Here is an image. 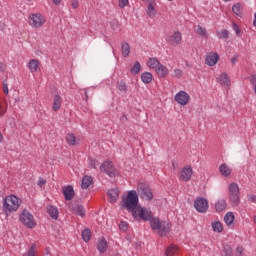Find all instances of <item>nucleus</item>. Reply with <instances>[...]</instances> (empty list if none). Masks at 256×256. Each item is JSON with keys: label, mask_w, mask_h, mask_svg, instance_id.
I'll return each mask as SVG.
<instances>
[{"label": "nucleus", "mask_w": 256, "mask_h": 256, "mask_svg": "<svg viewBox=\"0 0 256 256\" xmlns=\"http://www.w3.org/2000/svg\"><path fill=\"white\" fill-rule=\"evenodd\" d=\"M147 65H161L157 58H149Z\"/></svg>", "instance_id": "obj_43"}, {"label": "nucleus", "mask_w": 256, "mask_h": 256, "mask_svg": "<svg viewBox=\"0 0 256 256\" xmlns=\"http://www.w3.org/2000/svg\"><path fill=\"white\" fill-rule=\"evenodd\" d=\"M141 71V65H134L133 68L131 69L132 75H137Z\"/></svg>", "instance_id": "obj_44"}, {"label": "nucleus", "mask_w": 256, "mask_h": 256, "mask_svg": "<svg viewBox=\"0 0 256 256\" xmlns=\"http://www.w3.org/2000/svg\"><path fill=\"white\" fill-rule=\"evenodd\" d=\"M28 67H29L31 73H37V71H41V68H39L38 65H29Z\"/></svg>", "instance_id": "obj_46"}, {"label": "nucleus", "mask_w": 256, "mask_h": 256, "mask_svg": "<svg viewBox=\"0 0 256 256\" xmlns=\"http://www.w3.org/2000/svg\"><path fill=\"white\" fill-rule=\"evenodd\" d=\"M41 62L37 59H32L29 61L28 65H39Z\"/></svg>", "instance_id": "obj_52"}, {"label": "nucleus", "mask_w": 256, "mask_h": 256, "mask_svg": "<svg viewBox=\"0 0 256 256\" xmlns=\"http://www.w3.org/2000/svg\"><path fill=\"white\" fill-rule=\"evenodd\" d=\"M89 165H90V167L95 169V167H97V165H99V162L97 160H95V159H90L89 160Z\"/></svg>", "instance_id": "obj_48"}, {"label": "nucleus", "mask_w": 256, "mask_h": 256, "mask_svg": "<svg viewBox=\"0 0 256 256\" xmlns=\"http://www.w3.org/2000/svg\"><path fill=\"white\" fill-rule=\"evenodd\" d=\"M248 201H250V203H255V201H256V196H255V195L249 196Z\"/></svg>", "instance_id": "obj_53"}, {"label": "nucleus", "mask_w": 256, "mask_h": 256, "mask_svg": "<svg viewBox=\"0 0 256 256\" xmlns=\"http://www.w3.org/2000/svg\"><path fill=\"white\" fill-rule=\"evenodd\" d=\"M70 211L74 213V215H78L79 217H85V207L79 204H74L69 206Z\"/></svg>", "instance_id": "obj_15"}, {"label": "nucleus", "mask_w": 256, "mask_h": 256, "mask_svg": "<svg viewBox=\"0 0 256 256\" xmlns=\"http://www.w3.org/2000/svg\"><path fill=\"white\" fill-rule=\"evenodd\" d=\"M212 229L215 233L223 232V224L221 221H214L212 222Z\"/></svg>", "instance_id": "obj_29"}, {"label": "nucleus", "mask_w": 256, "mask_h": 256, "mask_svg": "<svg viewBox=\"0 0 256 256\" xmlns=\"http://www.w3.org/2000/svg\"><path fill=\"white\" fill-rule=\"evenodd\" d=\"M141 81L142 83H145V85H149V83L153 81V74H151L150 72H144L141 75Z\"/></svg>", "instance_id": "obj_24"}, {"label": "nucleus", "mask_w": 256, "mask_h": 256, "mask_svg": "<svg viewBox=\"0 0 256 256\" xmlns=\"http://www.w3.org/2000/svg\"><path fill=\"white\" fill-rule=\"evenodd\" d=\"M45 16L41 13L30 14L28 23L33 29H41L45 25Z\"/></svg>", "instance_id": "obj_6"}, {"label": "nucleus", "mask_w": 256, "mask_h": 256, "mask_svg": "<svg viewBox=\"0 0 256 256\" xmlns=\"http://www.w3.org/2000/svg\"><path fill=\"white\" fill-rule=\"evenodd\" d=\"M229 199L234 207L239 205V201H241V195L239 192V184L238 183H231L229 184Z\"/></svg>", "instance_id": "obj_4"}, {"label": "nucleus", "mask_w": 256, "mask_h": 256, "mask_svg": "<svg viewBox=\"0 0 256 256\" xmlns=\"http://www.w3.org/2000/svg\"><path fill=\"white\" fill-rule=\"evenodd\" d=\"M232 29H233V31H235V33L238 37L241 36V29L239 28V25H237L236 23H233Z\"/></svg>", "instance_id": "obj_42"}, {"label": "nucleus", "mask_w": 256, "mask_h": 256, "mask_svg": "<svg viewBox=\"0 0 256 256\" xmlns=\"http://www.w3.org/2000/svg\"><path fill=\"white\" fill-rule=\"evenodd\" d=\"M218 39H227L229 37V31L227 30H220L217 32Z\"/></svg>", "instance_id": "obj_37"}, {"label": "nucleus", "mask_w": 256, "mask_h": 256, "mask_svg": "<svg viewBox=\"0 0 256 256\" xmlns=\"http://www.w3.org/2000/svg\"><path fill=\"white\" fill-rule=\"evenodd\" d=\"M232 63L233 64L237 63V58H232Z\"/></svg>", "instance_id": "obj_57"}, {"label": "nucleus", "mask_w": 256, "mask_h": 256, "mask_svg": "<svg viewBox=\"0 0 256 256\" xmlns=\"http://www.w3.org/2000/svg\"><path fill=\"white\" fill-rule=\"evenodd\" d=\"M7 113V106H3V104L0 102V117H3Z\"/></svg>", "instance_id": "obj_47"}, {"label": "nucleus", "mask_w": 256, "mask_h": 256, "mask_svg": "<svg viewBox=\"0 0 256 256\" xmlns=\"http://www.w3.org/2000/svg\"><path fill=\"white\" fill-rule=\"evenodd\" d=\"M135 65H139V62H135Z\"/></svg>", "instance_id": "obj_58"}, {"label": "nucleus", "mask_w": 256, "mask_h": 256, "mask_svg": "<svg viewBox=\"0 0 256 256\" xmlns=\"http://www.w3.org/2000/svg\"><path fill=\"white\" fill-rule=\"evenodd\" d=\"M53 3H54L55 5H59V3H61V0H53Z\"/></svg>", "instance_id": "obj_56"}, {"label": "nucleus", "mask_w": 256, "mask_h": 256, "mask_svg": "<svg viewBox=\"0 0 256 256\" xmlns=\"http://www.w3.org/2000/svg\"><path fill=\"white\" fill-rule=\"evenodd\" d=\"M177 255V246L170 245L166 250V256H174Z\"/></svg>", "instance_id": "obj_31"}, {"label": "nucleus", "mask_w": 256, "mask_h": 256, "mask_svg": "<svg viewBox=\"0 0 256 256\" xmlns=\"http://www.w3.org/2000/svg\"><path fill=\"white\" fill-rule=\"evenodd\" d=\"M194 31L200 37H203L204 39H207L208 34H207V29L205 27H202L201 25H197V26L194 27Z\"/></svg>", "instance_id": "obj_22"}, {"label": "nucleus", "mask_w": 256, "mask_h": 256, "mask_svg": "<svg viewBox=\"0 0 256 256\" xmlns=\"http://www.w3.org/2000/svg\"><path fill=\"white\" fill-rule=\"evenodd\" d=\"M3 139H4L3 133L0 131V143H3Z\"/></svg>", "instance_id": "obj_55"}, {"label": "nucleus", "mask_w": 256, "mask_h": 256, "mask_svg": "<svg viewBox=\"0 0 256 256\" xmlns=\"http://www.w3.org/2000/svg\"><path fill=\"white\" fill-rule=\"evenodd\" d=\"M243 253H245V248H243V246H238L236 248L235 256H243Z\"/></svg>", "instance_id": "obj_41"}, {"label": "nucleus", "mask_w": 256, "mask_h": 256, "mask_svg": "<svg viewBox=\"0 0 256 256\" xmlns=\"http://www.w3.org/2000/svg\"><path fill=\"white\" fill-rule=\"evenodd\" d=\"M19 207H21V199L15 195L6 196L3 202V212L5 215H11V213H15L18 211Z\"/></svg>", "instance_id": "obj_2"}, {"label": "nucleus", "mask_w": 256, "mask_h": 256, "mask_svg": "<svg viewBox=\"0 0 256 256\" xmlns=\"http://www.w3.org/2000/svg\"><path fill=\"white\" fill-rule=\"evenodd\" d=\"M219 171H220L221 175H223V177H229V175H231V173H232L231 167H229V165H227L225 163L220 165Z\"/></svg>", "instance_id": "obj_23"}, {"label": "nucleus", "mask_w": 256, "mask_h": 256, "mask_svg": "<svg viewBox=\"0 0 256 256\" xmlns=\"http://www.w3.org/2000/svg\"><path fill=\"white\" fill-rule=\"evenodd\" d=\"M225 209H227V202L225 201V199H219L215 203V211L217 213H221L222 211H225Z\"/></svg>", "instance_id": "obj_20"}, {"label": "nucleus", "mask_w": 256, "mask_h": 256, "mask_svg": "<svg viewBox=\"0 0 256 256\" xmlns=\"http://www.w3.org/2000/svg\"><path fill=\"white\" fill-rule=\"evenodd\" d=\"M219 61V54L216 52H209L206 55L205 63L206 65H217V62Z\"/></svg>", "instance_id": "obj_13"}, {"label": "nucleus", "mask_w": 256, "mask_h": 256, "mask_svg": "<svg viewBox=\"0 0 256 256\" xmlns=\"http://www.w3.org/2000/svg\"><path fill=\"white\" fill-rule=\"evenodd\" d=\"M120 231H127L129 229V224L125 221H121L119 224Z\"/></svg>", "instance_id": "obj_38"}, {"label": "nucleus", "mask_w": 256, "mask_h": 256, "mask_svg": "<svg viewBox=\"0 0 256 256\" xmlns=\"http://www.w3.org/2000/svg\"><path fill=\"white\" fill-rule=\"evenodd\" d=\"M63 195L66 201H71L73 197H75V190H73V186H66L63 188Z\"/></svg>", "instance_id": "obj_17"}, {"label": "nucleus", "mask_w": 256, "mask_h": 256, "mask_svg": "<svg viewBox=\"0 0 256 256\" xmlns=\"http://www.w3.org/2000/svg\"><path fill=\"white\" fill-rule=\"evenodd\" d=\"M71 6H72V9H77V7H79V1L72 0L71 1Z\"/></svg>", "instance_id": "obj_50"}, {"label": "nucleus", "mask_w": 256, "mask_h": 256, "mask_svg": "<svg viewBox=\"0 0 256 256\" xmlns=\"http://www.w3.org/2000/svg\"><path fill=\"white\" fill-rule=\"evenodd\" d=\"M165 39L167 43H169V45H171L172 47H177V45H181L183 35L180 31H174L173 33L166 35Z\"/></svg>", "instance_id": "obj_8"}, {"label": "nucleus", "mask_w": 256, "mask_h": 256, "mask_svg": "<svg viewBox=\"0 0 256 256\" xmlns=\"http://www.w3.org/2000/svg\"><path fill=\"white\" fill-rule=\"evenodd\" d=\"M150 227L153 231H158L160 237H165L171 231V223L161 221L159 218H152L150 220Z\"/></svg>", "instance_id": "obj_3"}, {"label": "nucleus", "mask_w": 256, "mask_h": 256, "mask_svg": "<svg viewBox=\"0 0 256 256\" xmlns=\"http://www.w3.org/2000/svg\"><path fill=\"white\" fill-rule=\"evenodd\" d=\"M63 103V99L61 98V95L56 94L53 99L52 109L53 111H59L61 109V105Z\"/></svg>", "instance_id": "obj_19"}, {"label": "nucleus", "mask_w": 256, "mask_h": 256, "mask_svg": "<svg viewBox=\"0 0 256 256\" xmlns=\"http://www.w3.org/2000/svg\"><path fill=\"white\" fill-rule=\"evenodd\" d=\"M174 100L178 105H182V107H185V105L189 104V101H191V96H189V93L185 91H179L174 96Z\"/></svg>", "instance_id": "obj_11"}, {"label": "nucleus", "mask_w": 256, "mask_h": 256, "mask_svg": "<svg viewBox=\"0 0 256 256\" xmlns=\"http://www.w3.org/2000/svg\"><path fill=\"white\" fill-rule=\"evenodd\" d=\"M233 221H235V215L233 214V212L226 213V215L224 216V223H226V225L230 227V225H233Z\"/></svg>", "instance_id": "obj_25"}, {"label": "nucleus", "mask_w": 256, "mask_h": 256, "mask_svg": "<svg viewBox=\"0 0 256 256\" xmlns=\"http://www.w3.org/2000/svg\"><path fill=\"white\" fill-rule=\"evenodd\" d=\"M147 15L151 18H153L157 15V10H155V7H153V4H151V3H149V5H148Z\"/></svg>", "instance_id": "obj_32"}, {"label": "nucleus", "mask_w": 256, "mask_h": 256, "mask_svg": "<svg viewBox=\"0 0 256 256\" xmlns=\"http://www.w3.org/2000/svg\"><path fill=\"white\" fill-rule=\"evenodd\" d=\"M172 167H173V169H177L178 164L175 161H172Z\"/></svg>", "instance_id": "obj_54"}, {"label": "nucleus", "mask_w": 256, "mask_h": 256, "mask_svg": "<svg viewBox=\"0 0 256 256\" xmlns=\"http://www.w3.org/2000/svg\"><path fill=\"white\" fill-rule=\"evenodd\" d=\"M45 183H47V181L45 179L39 178V180H38L39 187H45Z\"/></svg>", "instance_id": "obj_51"}, {"label": "nucleus", "mask_w": 256, "mask_h": 256, "mask_svg": "<svg viewBox=\"0 0 256 256\" xmlns=\"http://www.w3.org/2000/svg\"><path fill=\"white\" fill-rule=\"evenodd\" d=\"M193 177V167L191 165L184 166L180 172L178 173L179 181H183L184 183L189 182V180Z\"/></svg>", "instance_id": "obj_10"}, {"label": "nucleus", "mask_w": 256, "mask_h": 256, "mask_svg": "<svg viewBox=\"0 0 256 256\" xmlns=\"http://www.w3.org/2000/svg\"><path fill=\"white\" fill-rule=\"evenodd\" d=\"M100 171L102 173H106L108 177H117L119 175V172L115 167H113V162L111 161H106L100 166Z\"/></svg>", "instance_id": "obj_9"}, {"label": "nucleus", "mask_w": 256, "mask_h": 256, "mask_svg": "<svg viewBox=\"0 0 256 256\" xmlns=\"http://www.w3.org/2000/svg\"><path fill=\"white\" fill-rule=\"evenodd\" d=\"M19 219L25 227H28V229H33L37 223L35 222V218H33L32 214L29 213L27 210H23L19 216Z\"/></svg>", "instance_id": "obj_7"}, {"label": "nucleus", "mask_w": 256, "mask_h": 256, "mask_svg": "<svg viewBox=\"0 0 256 256\" xmlns=\"http://www.w3.org/2000/svg\"><path fill=\"white\" fill-rule=\"evenodd\" d=\"M3 92H4V95H9V86L7 84V80H4L3 83Z\"/></svg>", "instance_id": "obj_45"}, {"label": "nucleus", "mask_w": 256, "mask_h": 256, "mask_svg": "<svg viewBox=\"0 0 256 256\" xmlns=\"http://www.w3.org/2000/svg\"><path fill=\"white\" fill-rule=\"evenodd\" d=\"M137 193L140 195V198L144 201H151L153 199V192L149 187V184L145 182H139L137 186Z\"/></svg>", "instance_id": "obj_5"}, {"label": "nucleus", "mask_w": 256, "mask_h": 256, "mask_svg": "<svg viewBox=\"0 0 256 256\" xmlns=\"http://www.w3.org/2000/svg\"><path fill=\"white\" fill-rule=\"evenodd\" d=\"M97 248L100 253H105V251H107V240H105V238H101L98 241Z\"/></svg>", "instance_id": "obj_26"}, {"label": "nucleus", "mask_w": 256, "mask_h": 256, "mask_svg": "<svg viewBox=\"0 0 256 256\" xmlns=\"http://www.w3.org/2000/svg\"><path fill=\"white\" fill-rule=\"evenodd\" d=\"M66 141L68 145H77V139L75 138V135L73 134H68L66 136Z\"/></svg>", "instance_id": "obj_34"}, {"label": "nucleus", "mask_w": 256, "mask_h": 256, "mask_svg": "<svg viewBox=\"0 0 256 256\" xmlns=\"http://www.w3.org/2000/svg\"><path fill=\"white\" fill-rule=\"evenodd\" d=\"M222 255L223 256H233V249L231 248V246H229V245L224 246Z\"/></svg>", "instance_id": "obj_36"}, {"label": "nucleus", "mask_w": 256, "mask_h": 256, "mask_svg": "<svg viewBox=\"0 0 256 256\" xmlns=\"http://www.w3.org/2000/svg\"><path fill=\"white\" fill-rule=\"evenodd\" d=\"M82 239H83V241H85V243H88V241L91 240V230L85 229L82 232Z\"/></svg>", "instance_id": "obj_33"}, {"label": "nucleus", "mask_w": 256, "mask_h": 256, "mask_svg": "<svg viewBox=\"0 0 256 256\" xmlns=\"http://www.w3.org/2000/svg\"><path fill=\"white\" fill-rule=\"evenodd\" d=\"M129 5V0H118V6L120 9H125Z\"/></svg>", "instance_id": "obj_39"}, {"label": "nucleus", "mask_w": 256, "mask_h": 256, "mask_svg": "<svg viewBox=\"0 0 256 256\" xmlns=\"http://www.w3.org/2000/svg\"><path fill=\"white\" fill-rule=\"evenodd\" d=\"M232 11L235 15L238 17H241L243 15V7H241V4L237 3L232 7Z\"/></svg>", "instance_id": "obj_30"}, {"label": "nucleus", "mask_w": 256, "mask_h": 256, "mask_svg": "<svg viewBox=\"0 0 256 256\" xmlns=\"http://www.w3.org/2000/svg\"><path fill=\"white\" fill-rule=\"evenodd\" d=\"M218 83H220V85L223 87H231V78H229L227 73H222L218 77Z\"/></svg>", "instance_id": "obj_16"}, {"label": "nucleus", "mask_w": 256, "mask_h": 256, "mask_svg": "<svg viewBox=\"0 0 256 256\" xmlns=\"http://www.w3.org/2000/svg\"><path fill=\"white\" fill-rule=\"evenodd\" d=\"M48 213L52 219H58L59 218V210L55 208V206H48Z\"/></svg>", "instance_id": "obj_27"}, {"label": "nucleus", "mask_w": 256, "mask_h": 256, "mask_svg": "<svg viewBox=\"0 0 256 256\" xmlns=\"http://www.w3.org/2000/svg\"><path fill=\"white\" fill-rule=\"evenodd\" d=\"M120 209H125L131 213L135 221H150L153 217L151 209L139 205V194L135 190H130L127 195L121 197Z\"/></svg>", "instance_id": "obj_1"}, {"label": "nucleus", "mask_w": 256, "mask_h": 256, "mask_svg": "<svg viewBox=\"0 0 256 256\" xmlns=\"http://www.w3.org/2000/svg\"><path fill=\"white\" fill-rule=\"evenodd\" d=\"M153 69L157 73L158 77H165L169 74V70L165 65H156L153 67Z\"/></svg>", "instance_id": "obj_18"}, {"label": "nucleus", "mask_w": 256, "mask_h": 256, "mask_svg": "<svg viewBox=\"0 0 256 256\" xmlns=\"http://www.w3.org/2000/svg\"><path fill=\"white\" fill-rule=\"evenodd\" d=\"M23 256H37V245L32 244L27 254H24Z\"/></svg>", "instance_id": "obj_35"}, {"label": "nucleus", "mask_w": 256, "mask_h": 256, "mask_svg": "<svg viewBox=\"0 0 256 256\" xmlns=\"http://www.w3.org/2000/svg\"><path fill=\"white\" fill-rule=\"evenodd\" d=\"M91 185H93V177L91 176H84L82 178V184H81V188L82 189H89V187H91Z\"/></svg>", "instance_id": "obj_21"}, {"label": "nucleus", "mask_w": 256, "mask_h": 256, "mask_svg": "<svg viewBox=\"0 0 256 256\" xmlns=\"http://www.w3.org/2000/svg\"><path fill=\"white\" fill-rule=\"evenodd\" d=\"M119 189L113 188L108 190L107 196H108V201L109 203H117L119 201Z\"/></svg>", "instance_id": "obj_14"}, {"label": "nucleus", "mask_w": 256, "mask_h": 256, "mask_svg": "<svg viewBox=\"0 0 256 256\" xmlns=\"http://www.w3.org/2000/svg\"><path fill=\"white\" fill-rule=\"evenodd\" d=\"M174 75L175 77H177L178 79L183 77V71L181 69H176L174 70Z\"/></svg>", "instance_id": "obj_49"}, {"label": "nucleus", "mask_w": 256, "mask_h": 256, "mask_svg": "<svg viewBox=\"0 0 256 256\" xmlns=\"http://www.w3.org/2000/svg\"><path fill=\"white\" fill-rule=\"evenodd\" d=\"M168 1H173V0H168Z\"/></svg>", "instance_id": "obj_59"}, {"label": "nucleus", "mask_w": 256, "mask_h": 256, "mask_svg": "<svg viewBox=\"0 0 256 256\" xmlns=\"http://www.w3.org/2000/svg\"><path fill=\"white\" fill-rule=\"evenodd\" d=\"M118 89L121 93H127V85L124 82L118 84Z\"/></svg>", "instance_id": "obj_40"}, {"label": "nucleus", "mask_w": 256, "mask_h": 256, "mask_svg": "<svg viewBox=\"0 0 256 256\" xmlns=\"http://www.w3.org/2000/svg\"><path fill=\"white\" fill-rule=\"evenodd\" d=\"M194 207L198 213H207L209 209V201L205 198H197L194 201Z\"/></svg>", "instance_id": "obj_12"}, {"label": "nucleus", "mask_w": 256, "mask_h": 256, "mask_svg": "<svg viewBox=\"0 0 256 256\" xmlns=\"http://www.w3.org/2000/svg\"><path fill=\"white\" fill-rule=\"evenodd\" d=\"M121 49L123 57H129V53H131V46H129V43H122Z\"/></svg>", "instance_id": "obj_28"}]
</instances>
